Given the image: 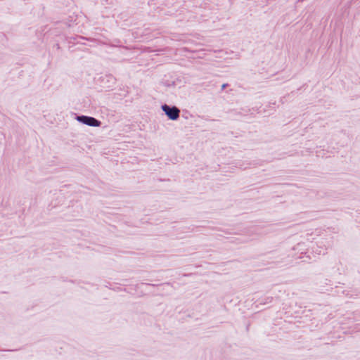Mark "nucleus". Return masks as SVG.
<instances>
[{"mask_svg":"<svg viewBox=\"0 0 360 360\" xmlns=\"http://www.w3.org/2000/svg\"><path fill=\"white\" fill-rule=\"evenodd\" d=\"M162 109L172 120H176L179 117L180 110L176 107L170 108L165 104L162 106Z\"/></svg>","mask_w":360,"mask_h":360,"instance_id":"1","label":"nucleus"},{"mask_svg":"<svg viewBox=\"0 0 360 360\" xmlns=\"http://www.w3.org/2000/svg\"><path fill=\"white\" fill-rule=\"evenodd\" d=\"M77 120L86 125L92 126V127H99L101 124V122L97 120L96 119L92 117L87 116H78Z\"/></svg>","mask_w":360,"mask_h":360,"instance_id":"2","label":"nucleus"},{"mask_svg":"<svg viewBox=\"0 0 360 360\" xmlns=\"http://www.w3.org/2000/svg\"><path fill=\"white\" fill-rule=\"evenodd\" d=\"M225 87H226V85H225V84H223V85H222V88L224 89V88H225Z\"/></svg>","mask_w":360,"mask_h":360,"instance_id":"3","label":"nucleus"}]
</instances>
